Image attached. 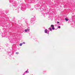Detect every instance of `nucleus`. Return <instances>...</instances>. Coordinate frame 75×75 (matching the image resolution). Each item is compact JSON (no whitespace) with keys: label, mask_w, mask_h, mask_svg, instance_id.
Listing matches in <instances>:
<instances>
[{"label":"nucleus","mask_w":75,"mask_h":75,"mask_svg":"<svg viewBox=\"0 0 75 75\" xmlns=\"http://www.w3.org/2000/svg\"><path fill=\"white\" fill-rule=\"evenodd\" d=\"M25 32H27V29H25Z\"/></svg>","instance_id":"423d86ee"},{"label":"nucleus","mask_w":75,"mask_h":75,"mask_svg":"<svg viewBox=\"0 0 75 75\" xmlns=\"http://www.w3.org/2000/svg\"><path fill=\"white\" fill-rule=\"evenodd\" d=\"M52 30H54V29H55V28H54V27H52Z\"/></svg>","instance_id":"39448f33"},{"label":"nucleus","mask_w":75,"mask_h":75,"mask_svg":"<svg viewBox=\"0 0 75 75\" xmlns=\"http://www.w3.org/2000/svg\"><path fill=\"white\" fill-rule=\"evenodd\" d=\"M23 44H25V42H23Z\"/></svg>","instance_id":"ddd939ff"},{"label":"nucleus","mask_w":75,"mask_h":75,"mask_svg":"<svg viewBox=\"0 0 75 75\" xmlns=\"http://www.w3.org/2000/svg\"><path fill=\"white\" fill-rule=\"evenodd\" d=\"M25 72H26V73H28L29 72L28 71H26Z\"/></svg>","instance_id":"0eeeda50"},{"label":"nucleus","mask_w":75,"mask_h":75,"mask_svg":"<svg viewBox=\"0 0 75 75\" xmlns=\"http://www.w3.org/2000/svg\"><path fill=\"white\" fill-rule=\"evenodd\" d=\"M16 54H18V52H16Z\"/></svg>","instance_id":"f8f14e48"},{"label":"nucleus","mask_w":75,"mask_h":75,"mask_svg":"<svg viewBox=\"0 0 75 75\" xmlns=\"http://www.w3.org/2000/svg\"><path fill=\"white\" fill-rule=\"evenodd\" d=\"M22 45H23V44L22 43H20L19 44L20 46H22Z\"/></svg>","instance_id":"7ed1b4c3"},{"label":"nucleus","mask_w":75,"mask_h":75,"mask_svg":"<svg viewBox=\"0 0 75 75\" xmlns=\"http://www.w3.org/2000/svg\"><path fill=\"white\" fill-rule=\"evenodd\" d=\"M27 31H30V29H27Z\"/></svg>","instance_id":"1a4fd4ad"},{"label":"nucleus","mask_w":75,"mask_h":75,"mask_svg":"<svg viewBox=\"0 0 75 75\" xmlns=\"http://www.w3.org/2000/svg\"><path fill=\"white\" fill-rule=\"evenodd\" d=\"M57 23L58 24H59V21H58L57 22Z\"/></svg>","instance_id":"9b49d317"},{"label":"nucleus","mask_w":75,"mask_h":75,"mask_svg":"<svg viewBox=\"0 0 75 75\" xmlns=\"http://www.w3.org/2000/svg\"><path fill=\"white\" fill-rule=\"evenodd\" d=\"M47 29H45V33H47Z\"/></svg>","instance_id":"f257e3e1"},{"label":"nucleus","mask_w":75,"mask_h":75,"mask_svg":"<svg viewBox=\"0 0 75 75\" xmlns=\"http://www.w3.org/2000/svg\"><path fill=\"white\" fill-rule=\"evenodd\" d=\"M51 26L52 27H54V25H51Z\"/></svg>","instance_id":"f03ea898"},{"label":"nucleus","mask_w":75,"mask_h":75,"mask_svg":"<svg viewBox=\"0 0 75 75\" xmlns=\"http://www.w3.org/2000/svg\"><path fill=\"white\" fill-rule=\"evenodd\" d=\"M49 29L50 30V31H52L51 28H49Z\"/></svg>","instance_id":"6e6552de"},{"label":"nucleus","mask_w":75,"mask_h":75,"mask_svg":"<svg viewBox=\"0 0 75 75\" xmlns=\"http://www.w3.org/2000/svg\"><path fill=\"white\" fill-rule=\"evenodd\" d=\"M65 20H66V21H68V19H67V18H65Z\"/></svg>","instance_id":"20e7f679"},{"label":"nucleus","mask_w":75,"mask_h":75,"mask_svg":"<svg viewBox=\"0 0 75 75\" xmlns=\"http://www.w3.org/2000/svg\"><path fill=\"white\" fill-rule=\"evenodd\" d=\"M58 28H61V26H59L58 27Z\"/></svg>","instance_id":"9d476101"}]
</instances>
